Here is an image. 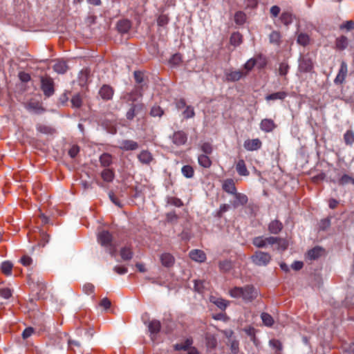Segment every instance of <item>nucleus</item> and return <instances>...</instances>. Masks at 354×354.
Segmentation results:
<instances>
[{"label":"nucleus","instance_id":"nucleus-1","mask_svg":"<svg viewBox=\"0 0 354 354\" xmlns=\"http://www.w3.org/2000/svg\"><path fill=\"white\" fill-rule=\"evenodd\" d=\"M230 295L234 298H241L243 301L250 302L258 296L257 290L252 286L234 287L230 290Z\"/></svg>","mask_w":354,"mask_h":354},{"label":"nucleus","instance_id":"nucleus-2","mask_svg":"<svg viewBox=\"0 0 354 354\" xmlns=\"http://www.w3.org/2000/svg\"><path fill=\"white\" fill-rule=\"evenodd\" d=\"M252 243L257 248H265L268 245H274L277 244L279 248L281 250H286L288 247L287 242L278 237H263V236H257L255 237Z\"/></svg>","mask_w":354,"mask_h":354},{"label":"nucleus","instance_id":"nucleus-3","mask_svg":"<svg viewBox=\"0 0 354 354\" xmlns=\"http://www.w3.org/2000/svg\"><path fill=\"white\" fill-rule=\"evenodd\" d=\"M98 243L104 247L107 251L113 255L117 250V245L113 241L112 234L106 230H102L97 234Z\"/></svg>","mask_w":354,"mask_h":354},{"label":"nucleus","instance_id":"nucleus-4","mask_svg":"<svg viewBox=\"0 0 354 354\" xmlns=\"http://www.w3.org/2000/svg\"><path fill=\"white\" fill-rule=\"evenodd\" d=\"M314 61L309 55H305L299 59L298 73H313Z\"/></svg>","mask_w":354,"mask_h":354},{"label":"nucleus","instance_id":"nucleus-5","mask_svg":"<svg viewBox=\"0 0 354 354\" xmlns=\"http://www.w3.org/2000/svg\"><path fill=\"white\" fill-rule=\"evenodd\" d=\"M252 261L254 264L263 266H266L271 260V256L261 251L256 252L252 257Z\"/></svg>","mask_w":354,"mask_h":354},{"label":"nucleus","instance_id":"nucleus-6","mask_svg":"<svg viewBox=\"0 0 354 354\" xmlns=\"http://www.w3.org/2000/svg\"><path fill=\"white\" fill-rule=\"evenodd\" d=\"M347 64L345 62H342L337 75L334 80V83L337 85L343 84L347 76Z\"/></svg>","mask_w":354,"mask_h":354},{"label":"nucleus","instance_id":"nucleus-7","mask_svg":"<svg viewBox=\"0 0 354 354\" xmlns=\"http://www.w3.org/2000/svg\"><path fill=\"white\" fill-rule=\"evenodd\" d=\"M41 88L44 94L50 96L54 93L53 82L50 77H42L41 80Z\"/></svg>","mask_w":354,"mask_h":354},{"label":"nucleus","instance_id":"nucleus-8","mask_svg":"<svg viewBox=\"0 0 354 354\" xmlns=\"http://www.w3.org/2000/svg\"><path fill=\"white\" fill-rule=\"evenodd\" d=\"M226 80L229 82L239 81L241 78L246 76V73H243L241 70H229L225 73Z\"/></svg>","mask_w":354,"mask_h":354},{"label":"nucleus","instance_id":"nucleus-9","mask_svg":"<svg viewBox=\"0 0 354 354\" xmlns=\"http://www.w3.org/2000/svg\"><path fill=\"white\" fill-rule=\"evenodd\" d=\"M138 143L131 140H123L120 142L119 148L124 151H134L138 149Z\"/></svg>","mask_w":354,"mask_h":354},{"label":"nucleus","instance_id":"nucleus-10","mask_svg":"<svg viewBox=\"0 0 354 354\" xmlns=\"http://www.w3.org/2000/svg\"><path fill=\"white\" fill-rule=\"evenodd\" d=\"M262 143L259 138L248 139L244 142L243 146L248 151L258 150L261 147Z\"/></svg>","mask_w":354,"mask_h":354},{"label":"nucleus","instance_id":"nucleus-11","mask_svg":"<svg viewBox=\"0 0 354 354\" xmlns=\"http://www.w3.org/2000/svg\"><path fill=\"white\" fill-rule=\"evenodd\" d=\"M187 140V134L183 131H178L174 133L172 141L176 145L180 146L184 145Z\"/></svg>","mask_w":354,"mask_h":354},{"label":"nucleus","instance_id":"nucleus-12","mask_svg":"<svg viewBox=\"0 0 354 354\" xmlns=\"http://www.w3.org/2000/svg\"><path fill=\"white\" fill-rule=\"evenodd\" d=\"M148 328L151 333V337L153 340L155 336L159 333L160 330V322L158 320L153 319L151 322H149Z\"/></svg>","mask_w":354,"mask_h":354},{"label":"nucleus","instance_id":"nucleus-13","mask_svg":"<svg viewBox=\"0 0 354 354\" xmlns=\"http://www.w3.org/2000/svg\"><path fill=\"white\" fill-rule=\"evenodd\" d=\"M138 159L144 165H149L153 160V156L147 150H142L138 154Z\"/></svg>","mask_w":354,"mask_h":354},{"label":"nucleus","instance_id":"nucleus-14","mask_svg":"<svg viewBox=\"0 0 354 354\" xmlns=\"http://www.w3.org/2000/svg\"><path fill=\"white\" fill-rule=\"evenodd\" d=\"M276 127L277 125L271 119H263L260 123V129L265 132H271Z\"/></svg>","mask_w":354,"mask_h":354},{"label":"nucleus","instance_id":"nucleus-15","mask_svg":"<svg viewBox=\"0 0 354 354\" xmlns=\"http://www.w3.org/2000/svg\"><path fill=\"white\" fill-rule=\"evenodd\" d=\"M99 95L103 100H109L113 97V90L108 85H103L99 91Z\"/></svg>","mask_w":354,"mask_h":354},{"label":"nucleus","instance_id":"nucleus-16","mask_svg":"<svg viewBox=\"0 0 354 354\" xmlns=\"http://www.w3.org/2000/svg\"><path fill=\"white\" fill-rule=\"evenodd\" d=\"M160 260L162 265L165 267H171L175 261L174 257L170 253H163L160 257Z\"/></svg>","mask_w":354,"mask_h":354},{"label":"nucleus","instance_id":"nucleus-17","mask_svg":"<svg viewBox=\"0 0 354 354\" xmlns=\"http://www.w3.org/2000/svg\"><path fill=\"white\" fill-rule=\"evenodd\" d=\"M234 196V201L232 203L234 207H238L241 205H244L248 203V197L246 195L237 193L233 194Z\"/></svg>","mask_w":354,"mask_h":354},{"label":"nucleus","instance_id":"nucleus-18","mask_svg":"<svg viewBox=\"0 0 354 354\" xmlns=\"http://www.w3.org/2000/svg\"><path fill=\"white\" fill-rule=\"evenodd\" d=\"M190 258L198 262H203L206 259V255L205 252L201 250H193L189 252Z\"/></svg>","mask_w":354,"mask_h":354},{"label":"nucleus","instance_id":"nucleus-19","mask_svg":"<svg viewBox=\"0 0 354 354\" xmlns=\"http://www.w3.org/2000/svg\"><path fill=\"white\" fill-rule=\"evenodd\" d=\"M141 97H142V93L140 91V88L138 86V87H136L135 89L132 92L127 93L124 96V99L127 102H136Z\"/></svg>","mask_w":354,"mask_h":354},{"label":"nucleus","instance_id":"nucleus-20","mask_svg":"<svg viewBox=\"0 0 354 354\" xmlns=\"http://www.w3.org/2000/svg\"><path fill=\"white\" fill-rule=\"evenodd\" d=\"M53 69L57 73H65L68 70V66L66 62L63 60H57L53 66Z\"/></svg>","mask_w":354,"mask_h":354},{"label":"nucleus","instance_id":"nucleus-21","mask_svg":"<svg viewBox=\"0 0 354 354\" xmlns=\"http://www.w3.org/2000/svg\"><path fill=\"white\" fill-rule=\"evenodd\" d=\"M324 253V250L320 247H315L308 251L307 257L310 260H315L319 258Z\"/></svg>","mask_w":354,"mask_h":354},{"label":"nucleus","instance_id":"nucleus-22","mask_svg":"<svg viewBox=\"0 0 354 354\" xmlns=\"http://www.w3.org/2000/svg\"><path fill=\"white\" fill-rule=\"evenodd\" d=\"M209 301L221 310L225 309L228 305V302L226 300L215 296H211L209 297Z\"/></svg>","mask_w":354,"mask_h":354},{"label":"nucleus","instance_id":"nucleus-23","mask_svg":"<svg viewBox=\"0 0 354 354\" xmlns=\"http://www.w3.org/2000/svg\"><path fill=\"white\" fill-rule=\"evenodd\" d=\"M283 225L281 222L277 220L272 221L268 226V230L270 233L277 234L281 232Z\"/></svg>","mask_w":354,"mask_h":354},{"label":"nucleus","instance_id":"nucleus-24","mask_svg":"<svg viewBox=\"0 0 354 354\" xmlns=\"http://www.w3.org/2000/svg\"><path fill=\"white\" fill-rule=\"evenodd\" d=\"M223 188L226 192L231 194H236V189L233 180H232V179L226 180L223 183Z\"/></svg>","mask_w":354,"mask_h":354},{"label":"nucleus","instance_id":"nucleus-25","mask_svg":"<svg viewBox=\"0 0 354 354\" xmlns=\"http://www.w3.org/2000/svg\"><path fill=\"white\" fill-rule=\"evenodd\" d=\"M236 170L240 176H247L249 171L247 169L245 163L243 160H239L236 165Z\"/></svg>","mask_w":354,"mask_h":354},{"label":"nucleus","instance_id":"nucleus-26","mask_svg":"<svg viewBox=\"0 0 354 354\" xmlns=\"http://www.w3.org/2000/svg\"><path fill=\"white\" fill-rule=\"evenodd\" d=\"M91 71L88 68L82 69L79 74L80 84L83 86L86 84L90 77Z\"/></svg>","mask_w":354,"mask_h":354},{"label":"nucleus","instance_id":"nucleus-27","mask_svg":"<svg viewBox=\"0 0 354 354\" xmlns=\"http://www.w3.org/2000/svg\"><path fill=\"white\" fill-rule=\"evenodd\" d=\"M253 59L256 64L255 66L259 69L264 68L267 65L266 58L261 54L255 55L253 57Z\"/></svg>","mask_w":354,"mask_h":354},{"label":"nucleus","instance_id":"nucleus-28","mask_svg":"<svg viewBox=\"0 0 354 354\" xmlns=\"http://www.w3.org/2000/svg\"><path fill=\"white\" fill-rule=\"evenodd\" d=\"M348 44V41L346 37L340 36L337 37L335 41L336 48L340 50H344L346 48Z\"/></svg>","mask_w":354,"mask_h":354},{"label":"nucleus","instance_id":"nucleus-29","mask_svg":"<svg viewBox=\"0 0 354 354\" xmlns=\"http://www.w3.org/2000/svg\"><path fill=\"white\" fill-rule=\"evenodd\" d=\"M142 104H133L132 107L127 113V118L129 120H132L134 116L142 109Z\"/></svg>","mask_w":354,"mask_h":354},{"label":"nucleus","instance_id":"nucleus-30","mask_svg":"<svg viewBox=\"0 0 354 354\" xmlns=\"http://www.w3.org/2000/svg\"><path fill=\"white\" fill-rule=\"evenodd\" d=\"M192 344H193V341H192V339H187L183 342L175 344L174 345V348L176 351H180V350L186 351V350H189L192 347Z\"/></svg>","mask_w":354,"mask_h":354},{"label":"nucleus","instance_id":"nucleus-31","mask_svg":"<svg viewBox=\"0 0 354 354\" xmlns=\"http://www.w3.org/2000/svg\"><path fill=\"white\" fill-rule=\"evenodd\" d=\"M100 165L102 167H106L112 163V156L107 153H102L100 157Z\"/></svg>","mask_w":354,"mask_h":354},{"label":"nucleus","instance_id":"nucleus-32","mask_svg":"<svg viewBox=\"0 0 354 354\" xmlns=\"http://www.w3.org/2000/svg\"><path fill=\"white\" fill-rule=\"evenodd\" d=\"M117 28L120 32H127L131 28V22L127 19L121 20L118 23Z\"/></svg>","mask_w":354,"mask_h":354},{"label":"nucleus","instance_id":"nucleus-33","mask_svg":"<svg viewBox=\"0 0 354 354\" xmlns=\"http://www.w3.org/2000/svg\"><path fill=\"white\" fill-rule=\"evenodd\" d=\"M198 161L199 165L204 168H209L212 165L210 158L206 154L200 155Z\"/></svg>","mask_w":354,"mask_h":354},{"label":"nucleus","instance_id":"nucleus-34","mask_svg":"<svg viewBox=\"0 0 354 354\" xmlns=\"http://www.w3.org/2000/svg\"><path fill=\"white\" fill-rule=\"evenodd\" d=\"M120 256L124 261H128L132 259L133 252L130 247H124L120 250Z\"/></svg>","mask_w":354,"mask_h":354},{"label":"nucleus","instance_id":"nucleus-35","mask_svg":"<svg viewBox=\"0 0 354 354\" xmlns=\"http://www.w3.org/2000/svg\"><path fill=\"white\" fill-rule=\"evenodd\" d=\"M114 176V172L110 169H105L101 173L102 178L107 183L113 181Z\"/></svg>","mask_w":354,"mask_h":354},{"label":"nucleus","instance_id":"nucleus-36","mask_svg":"<svg viewBox=\"0 0 354 354\" xmlns=\"http://www.w3.org/2000/svg\"><path fill=\"white\" fill-rule=\"evenodd\" d=\"M286 96H287V93H286L284 91H279V92H277V93H274L268 95L266 97V100L267 101L283 100Z\"/></svg>","mask_w":354,"mask_h":354},{"label":"nucleus","instance_id":"nucleus-37","mask_svg":"<svg viewBox=\"0 0 354 354\" xmlns=\"http://www.w3.org/2000/svg\"><path fill=\"white\" fill-rule=\"evenodd\" d=\"M280 20L285 26H288L292 24L293 21L292 15L290 12H284L281 14Z\"/></svg>","mask_w":354,"mask_h":354},{"label":"nucleus","instance_id":"nucleus-38","mask_svg":"<svg viewBox=\"0 0 354 354\" xmlns=\"http://www.w3.org/2000/svg\"><path fill=\"white\" fill-rule=\"evenodd\" d=\"M205 339L206 344L208 348H213L216 346L217 341L214 335L209 333H207L205 336Z\"/></svg>","mask_w":354,"mask_h":354},{"label":"nucleus","instance_id":"nucleus-39","mask_svg":"<svg viewBox=\"0 0 354 354\" xmlns=\"http://www.w3.org/2000/svg\"><path fill=\"white\" fill-rule=\"evenodd\" d=\"M12 264L9 261H4L1 266L2 272L6 275H10L12 273Z\"/></svg>","mask_w":354,"mask_h":354},{"label":"nucleus","instance_id":"nucleus-40","mask_svg":"<svg viewBox=\"0 0 354 354\" xmlns=\"http://www.w3.org/2000/svg\"><path fill=\"white\" fill-rule=\"evenodd\" d=\"M242 42V36L239 32H234L230 37V43L233 46H239Z\"/></svg>","mask_w":354,"mask_h":354},{"label":"nucleus","instance_id":"nucleus-41","mask_svg":"<svg viewBox=\"0 0 354 354\" xmlns=\"http://www.w3.org/2000/svg\"><path fill=\"white\" fill-rule=\"evenodd\" d=\"M246 19L245 14L241 11L236 12L234 15V21L236 24L242 25Z\"/></svg>","mask_w":354,"mask_h":354},{"label":"nucleus","instance_id":"nucleus-42","mask_svg":"<svg viewBox=\"0 0 354 354\" xmlns=\"http://www.w3.org/2000/svg\"><path fill=\"white\" fill-rule=\"evenodd\" d=\"M255 63L253 57L248 59L246 63L243 65V73H246V76L252 70V68L255 66Z\"/></svg>","mask_w":354,"mask_h":354},{"label":"nucleus","instance_id":"nucleus-43","mask_svg":"<svg viewBox=\"0 0 354 354\" xmlns=\"http://www.w3.org/2000/svg\"><path fill=\"white\" fill-rule=\"evenodd\" d=\"M261 317L263 324L267 326H271L274 323V320L272 316L266 313H263L261 315Z\"/></svg>","mask_w":354,"mask_h":354},{"label":"nucleus","instance_id":"nucleus-44","mask_svg":"<svg viewBox=\"0 0 354 354\" xmlns=\"http://www.w3.org/2000/svg\"><path fill=\"white\" fill-rule=\"evenodd\" d=\"M310 41L309 36L305 33H300L297 37L298 44L305 46L308 44Z\"/></svg>","mask_w":354,"mask_h":354},{"label":"nucleus","instance_id":"nucleus-45","mask_svg":"<svg viewBox=\"0 0 354 354\" xmlns=\"http://www.w3.org/2000/svg\"><path fill=\"white\" fill-rule=\"evenodd\" d=\"M344 139L346 145H351L354 143V133L351 130L347 131L344 136Z\"/></svg>","mask_w":354,"mask_h":354},{"label":"nucleus","instance_id":"nucleus-46","mask_svg":"<svg viewBox=\"0 0 354 354\" xmlns=\"http://www.w3.org/2000/svg\"><path fill=\"white\" fill-rule=\"evenodd\" d=\"M39 241L38 242V245L42 247L45 246V245L48 242L49 236L44 232L41 231L39 232Z\"/></svg>","mask_w":354,"mask_h":354},{"label":"nucleus","instance_id":"nucleus-47","mask_svg":"<svg viewBox=\"0 0 354 354\" xmlns=\"http://www.w3.org/2000/svg\"><path fill=\"white\" fill-rule=\"evenodd\" d=\"M338 183L340 185H344L349 183L354 185V178L348 175L344 174L339 178Z\"/></svg>","mask_w":354,"mask_h":354},{"label":"nucleus","instance_id":"nucleus-48","mask_svg":"<svg viewBox=\"0 0 354 354\" xmlns=\"http://www.w3.org/2000/svg\"><path fill=\"white\" fill-rule=\"evenodd\" d=\"M182 174L186 178H192L194 176V169L189 165H185L181 169Z\"/></svg>","mask_w":354,"mask_h":354},{"label":"nucleus","instance_id":"nucleus-49","mask_svg":"<svg viewBox=\"0 0 354 354\" xmlns=\"http://www.w3.org/2000/svg\"><path fill=\"white\" fill-rule=\"evenodd\" d=\"M37 130L42 133H45V134H52L54 132L53 129H52L50 127L43 125V124H38L37 126Z\"/></svg>","mask_w":354,"mask_h":354},{"label":"nucleus","instance_id":"nucleus-50","mask_svg":"<svg viewBox=\"0 0 354 354\" xmlns=\"http://www.w3.org/2000/svg\"><path fill=\"white\" fill-rule=\"evenodd\" d=\"M219 268L221 271L227 272L232 268V262L229 260L220 261Z\"/></svg>","mask_w":354,"mask_h":354},{"label":"nucleus","instance_id":"nucleus-51","mask_svg":"<svg viewBox=\"0 0 354 354\" xmlns=\"http://www.w3.org/2000/svg\"><path fill=\"white\" fill-rule=\"evenodd\" d=\"M183 115L186 119L193 118L195 115L194 108L191 106H187L185 107V110L183 113Z\"/></svg>","mask_w":354,"mask_h":354},{"label":"nucleus","instance_id":"nucleus-52","mask_svg":"<svg viewBox=\"0 0 354 354\" xmlns=\"http://www.w3.org/2000/svg\"><path fill=\"white\" fill-rule=\"evenodd\" d=\"M182 62V57L180 54L176 53L172 55L169 59V63L173 66H178Z\"/></svg>","mask_w":354,"mask_h":354},{"label":"nucleus","instance_id":"nucleus-53","mask_svg":"<svg viewBox=\"0 0 354 354\" xmlns=\"http://www.w3.org/2000/svg\"><path fill=\"white\" fill-rule=\"evenodd\" d=\"M340 29H346L347 31H350L354 29V21L352 20L346 21L339 26Z\"/></svg>","mask_w":354,"mask_h":354},{"label":"nucleus","instance_id":"nucleus-54","mask_svg":"<svg viewBox=\"0 0 354 354\" xmlns=\"http://www.w3.org/2000/svg\"><path fill=\"white\" fill-rule=\"evenodd\" d=\"M71 103L73 107L79 108L81 106L82 100L80 95H74L71 99Z\"/></svg>","mask_w":354,"mask_h":354},{"label":"nucleus","instance_id":"nucleus-55","mask_svg":"<svg viewBox=\"0 0 354 354\" xmlns=\"http://www.w3.org/2000/svg\"><path fill=\"white\" fill-rule=\"evenodd\" d=\"M289 66L286 62H282L279 65V73L280 75H286L288 73Z\"/></svg>","mask_w":354,"mask_h":354},{"label":"nucleus","instance_id":"nucleus-56","mask_svg":"<svg viewBox=\"0 0 354 354\" xmlns=\"http://www.w3.org/2000/svg\"><path fill=\"white\" fill-rule=\"evenodd\" d=\"M280 34L277 31H273L270 35V41L272 44H278L280 41Z\"/></svg>","mask_w":354,"mask_h":354},{"label":"nucleus","instance_id":"nucleus-57","mask_svg":"<svg viewBox=\"0 0 354 354\" xmlns=\"http://www.w3.org/2000/svg\"><path fill=\"white\" fill-rule=\"evenodd\" d=\"M167 203L169 205L176 206V207H181L183 206V203L181 201L180 199L175 197H170L167 200Z\"/></svg>","mask_w":354,"mask_h":354},{"label":"nucleus","instance_id":"nucleus-58","mask_svg":"<svg viewBox=\"0 0 354 354\" xmlns=\"http://www.w3.org/2000/svg\"><path fill=\"white\" fill-rule=\"evenodd\" d=\"M0 296L4 299H9L12 296V291L8 288H0Z\"/></svg>","mask_w":354,"mask_h":354},{"label":"nucleus","instance_id":"nucleus-59","mask_svg":"<svg viewBox=\"0 0 354 354\" xmlns=\"http://www.w3.org/2000/svg\"><path fill=\"white\" fill-rule=\"evenodd\" d=\"M205 282L203 281H194V289L199 293L203 292V290L205 288Z\"/></svg>","mask_w":354,"mask_h":354},{"label":"nucleus","instance_id":"nucleus-60","mask_svg":"<svg viewBox=\"0 0 354 354\" xmlns=\"http://www.w3.org/2000/svg\"><path fill=\"white\" fill-rule=\"evenodd\" d=\"M150 114L153 117H160L163 114V111L160 106H153L151 109Z\"/></svg>","mask_w":354,"mask_h":354},{"label":"nucleus","instance_id":"nucleus-61","mask_svg":"<svg viewBox=\"0 0 354 354\" xmlns=\"http://www.w3.org/2000/svg\"><path fill=\"white\" fill-rule=\"evenodd\" d=\"M201 150L206 155L211 154L212 152V147L209 143L205 142L201 145Z\"/></svg>","mask_w":354,"mask_h":354},{"label":"nucleus","instance_id":"nucleus-62","mask_svg":"<svg viewBox=\"0 0 354 354\" xmlns=\"http://www.w3.org/2000/svg\"><path fill=\"white\" fill-rule=\"evenodd\" d=\"M83 291L86 295H91L94 292L95 287L92 283H88L83 286Z\"/></svg>","mask_w":354,"mask_h":354},{"label":"nucleus","instance_id":"nucleus-63","mask_svg":"<svg viewBox=\"0 0 354 354\" xmlns=\"http://www.w3.org/2000/svg\"><path fill=\"white\" fill-rule=\"evenodd\" d=\"M231 354H237L239 351V342L236 340H232L230 343Z\"/></svg>","mask_w":354,"mask_h":354},{"label":"nucleus","instance_id":"nucleus-64","mask_svg":"<svg viewBox=\"0 0 354 354\" xmlns=\"http://www.w3.org/2000/svg\"><path fill=\"white\" fill-rule=\"evenodd\" d=\"M169 21V18L167 15H161L158 18L157 23L159 26H163L166 25Z\"/></svg>","mask_w":354,"mask_h":354}]
</instances>
